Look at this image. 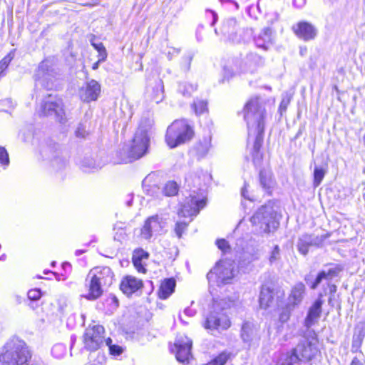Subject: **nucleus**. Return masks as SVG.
<instances>
[{
	"instance_id": "f257e3e1",
	"label": "nucleus",
	"mask_w": 365,
	"mask_h": 365,
	"mask_svg": "<svg viewBox=\"0 0 365 365\" xmlns=\"http://www.w3.org/2000/svg\"><path fill=\"white\" fill-rule=\"evenodd\" d=\"M318 343L316 332L312 329H307L303 339L292 350L291 354L282 365H299L302 361H312L320 353Z\"/></svg>"
},
{
	"instance_id": "f03ea898",
	"label": "nucleus",
	"mask_w": 365,
	"mask_h": 365,
	"mask_svg": "<svg viewBox=\"0 0 365 365\" xmlns=\"http://www.w3.org/2000/svg\"><path fill=\"white\" fill-rule=\"evenodd\" d=\"M32 354L26 344L17 337L10 339L0 354L2 365H31Z\"/></svg>"
},
{
	"instance_id": "7ed1b4c3",
	"label": "nucleus",
	"mask_w": 365,
	"mask_h": 365,
	"mask_svg": "<svg viewBox=\"0 0 365 365\" xmlns=\"http://www.w3.org/2000/svg\"><path fill=\"white\" fill-rule=\"evenodd\" d=\"M113 277L114 274L108 267L91 270L86 280L88 293L84 297L88 300L98 299L103 294V287L110 286L113 281Z\"/></svg>"
},
{
	"instance_id": "20e7f679",
	"label": "nucleus",
	"mask_w": 365,
	"mask_h": 365,
	"mask_svg": "<svg viewBox=\"0 0 365 365\" xmlns=\"http://www.w3.org/2000/svg\"><path fill=\"white\" fill-rule=\"evenodd\" d=\"M244 119L248 130L264 128L266 110L264 102L259 98L250 99L244 107Z\"/></svg>"
},
{
	"instance_id": "39448f33",
	"label": "nucleus",
	"mask_w": 365,
	"mask_h": 365,
	"mask_svg": "<svg viewBox=\"0 0 365 365\" xmlns=\"http://www.w3.org/2000/svg\"><path fill=\"white\" fill-rule=\"evenodd\" d=\"M235 302L230 301L227 303L225 299H222L219 302H215L212 307V310L207 317L204 324L205 329L210 330L227 329L230 327V322L224 310L230 308Z\"/></svg>"
},
{
	"instance_id": "423d86ee",
	"label": "nucleus",
	"mask_w": 365,
	"mask_h": 365,
	"mask_svg": "<svg viewBox=\"0 0 365 365\" xmlns=\"http://www.w3.org/2000/svg\"><path fill=\"white\" fill-rule=\"evenodd\" d=\"M192 127L185 120H175L167 129L165 140L170 148L185 143L193 136Z\"/></svg>"
},
{
	"instance_id": "0eeeda50",
	"label": "nucleus",
	"mask_w": 365,
	"mask_h": 365,
	"mask_svg": "<svg viewBox=\"0 0 365 365\" xmlns=\"http://www.w3.org/2000/svg\"><path fill=\"white\" fill-rule=\"evenodd\" d=\"M277 212L270 204L262 206L250 218L254 226L258 227L260 232L269 233L275 230L279 222L276 220Z\"/></svg>"
},
{
	"instance_id": "6e6552de",
	"label": "nucleus",
	"mask_w": 365,
	"mask_h": 365,
	"mask_svg": "<svg viewBox=\"0 0 365 365\" xmlns=\"http://www.w3.org/2000/svg\"><path fill=\"white\" fill-rule=\"evenodd\" d=\"M59 76V71L53 60L45 59L41 61L34 76L36 86H41L46 90L55 87V81Z\"/></svg>"
},
{
	"instance_id": "1a4fd4ad",
	"label": "nucleus",
	"mask_w": 365,
	"mask_h": 365,
	"mask_svg": "<svg viewBox=\"0 0 365 365\" xmlns=\"http://www.w3.org/2000/svg\"><path fill=\"white\" fill-rule=\"evenodd\" d=\"M38 113L41 116L53 117L61 123L66 120L63 100L57 95L48 94L45 96L41 103Z\"/></svg>"
},
{
	"instance_id": "9d476101",
	"label": "nucleus",
	"mask_w": 365,
	"mask_h": 365,
	"mask_svg": "<svg viewBox=\"0 0 365 365\" xmlns=\"http://www.w3.org/2000/svg\"><path fill=\"white\" fill-rule=\"evenodd\" d=\"M234 276V264L230 262L220 260L207 273V279L210 284L220 287L230 284Z\"/></svg>"
},
{
	"instance_id": "9b49d317",
	"label": "nucleus",
	"mask_w": 365,
	"mask_h": 365,
	"mask_svg": "<svg viewBox=\"0 0 365 365\" xmlns=\"http://www.w3.org/2000/svg\"><path fill=\"white\" fill-rule=\"evenodd\" d=\"M149 140L148 129L140 125L135 133L130 146L126 149L128 161L143 157L148 150Z\"/></svg>"
},
{
	"instance_id": "f8f14e48",
	"label": "nucleus",
	"mask_w": 365,
	"mask_h": 365,
	"mask_svg": "<svg viewBox=\"0 0 365 365\" xmlns=\"http://www.w3.org/2000/svg\"><path fill=\"white\" fill-rule=\"evenodd\" d=\"M104 327L101 325L88 326L83 335L84 349L93 352L105 346Z\"/></svg>"
},
{
	"instance_id": "ddd939ff",
	"label": "nucleus",
	"mask_w": 365,
	"mask_h": 365,
	"mask_svg": "<svg viewBox=\"0 0 365 365\" xmlns=\"http://www.w3.org/2000/svg\"><path fill=\"white\" fill-rule=\"evenodd\" d=\"M215 33L223 37L225 41L232 43H240L242 41V30L234 18L225 19L219 29H215Z\"/></svg>"
},
{
	"instance_id": "4468645a",
	"label": "nucleus",
	"mask_w": 365,
	"mask_h": 365,
	"mask_svg": "<svg viewBox=\"0 0 365 365\" xmlns=\"http://www.w3.org/2000/svg\"><path fill=\"white\" fill-rule=\"evenodd\" d=\"M192 193L186 197L185 202L181 205L178 214L180 217H188L196 216L200 210L205 205L204 197H199L195 195L196 190H193Z\"/></svg>"
},
{
	"instance_id": "2eb2a0df",
	"label": "nucleus",
	"mask_w": 365,
	"mask_h": 365,
	"mask_svg": "<svg viewBox=\"0 0 365 365\" xmlns=\"http://www.w3.org/2000/svg\"><path fill=\"white\" fill-rule=\"evenodd\" d=\"M330 234L326 233L318 235L316 234L304 233L299 237L297 242V248L299 252L303 255H307L309 252V247H321L324 242L329 237Z\"/></svg>"
},
{
	"instance_id": "dca6fc26",
	"label": "nucleus",
	"mask_w": 365,
	"mask_h": 365,
	"mask_svg": "<svg viewBox=\"0 0 365 365\" xmlns=\"http://www.w3.org/2000/svg\"><path fill=\"white\" fill-rule=\"evenodd\" d=\"M166 225L163 217L155 215L148 217L141 229L140 235L145 240H150L153 236L161 234Z\"/></svg>"
},
{
	"instance_id": "f3484780",
	"label": "nucleus",
	"mask_w": 365,
	"mask_h": 365,
	"mask_svg": "<svg viewBox=\"0 0 365 365\" xmlns=\"http://www.w3.org/2000/svg\"><path fill=\"white\" fill-rule=\"evenodd\" d=\"M192 344V340L186 336L177 337L172 351L175 353V357L178 361L181 363L188 362L191 357Z\"/></svg>"
},
{
	"instance_id": "a211bd4d",
	"label": "nucleus",
	"mask_w": 365,
	"mask_h": 365,
	"mask_svg": "<svg viewBox=\"0 0 365 365\" xmlns=\"http://www.w3.org/2000/svg\"><path fill=\"white\" fill-rule=\"evenodd\" d=\"M101 92V84L94 79L88 81L79 91V96L83 102L98 100Z\"/></svg>"
},
{
	"instance_id": "6ab92c4d",
	"label": "nucleus",
	"mask_w": 365,
	"mask_h": 365,
	"mask_svg": "<svg viewBox=\"0 0 365 365\" xmlns=\"http://www.w3.org/2000/svg\"><path fill=\"white\" fill-rule=\"evenodd\" d=\"M292 30L298 38L304 41L314 40L318 34V30L316 26L304 21H299L293 25Z\"/></svg>"
},
{
	"instance_id": "aec40b11",
	"label": "nucleus",
	"mask_w": 365,
	"mask_h": 365,
	"mask_svg": "<svg viewBox=\"0 0 365 365\" xmlns=\"http://www.w3.org/2000/svg\"><path fill=\"white\" fill-rule=\"evenodd\" d=\"M322 304L323 301L320 298H318L309 309L304 320V325L307 329H310L309 328L317 322L320 318Z\"/></svg>"
},
{
	"instance_id": "412c9836",
	"label": "nucleus",
	"mask_w": 365,
	"mask_h": 365,
	"mask_svg": "<svg viewBox=\"0 0 365 365\" xmlns=\"http://www.w3.org/2000/svg\"><path fill=\"white\" fill-rule=\"evenodd\" d=\"M143 287V282L133 276H125L123 278L120 284V290L126 295H130Z\"/></svg>"
},
{
	"instance_id": "4be33fe9",
	"label": "nucleus",
	"mask_w": 365,
	"mask_h": 365,
	"mask_svg": "<svg viewBox=\"0 0 365 365\" xmlns=\"http://www.w3.org/2000/svg\"><path fill=\"white\" fill-rule=\"evenodd\" d=\"M256 46L263 50H268L272 45V30L269 28H264L254 36Z\"/></svg>"
},
{
	"instance_id": "5701e85b",
	"label": "nucleus",
	"mask_w": 365,
	"mask_h": 365,
	"mask_svg": "<svg viewBox=\"0 0 365 365\" xmlns=\"http://www.w3.org/2000/svg\"><path fill=\"white\" fill-rule=\"evenodd\" d=\"M241 338L242 341L250 344L255 340L259 339L258 331L255 324L250 322L243 323L241 328Z\"/></svg>"
},
{
	"instance_id": "b1692460",
	"label": "nucleus",
	"mask_w": 365,
	"mask_h": 365,
	"mask_svg": "<svg viewBox=\"0 0 365 365\" xmlns=\"http://www.w3.org/2000/svg\"><path fill=\"white\" fill-rule=\"evenodd\" d=\"M244 69L247 71L254 72L264 64V58L255 53H249L243 60Z\"/></svg>"
},
{
	"instance_id": "393cba45",
	"label": "nucleus",
	"mask_w": 365,
	"mask_h": 365,
	"mask_svg": "<svg viewBox=\"0 0 365 365\" xmlns=\"http://www.w3.org/2000/svg\"><path fill=\"white\" fill-rule=\"evenodd\" d=\"M206 178H207V175L200 170L189 174L185 180L190 189L196 188L197 190H201Z\"/></svg>"
},
{
	"instance_id": "a878e982",
	"label": "nucleus",
	"mask_w": 365,
	"mask_h": 365,
	"mask_svg": "<svg viewBox=\"0 0 365 365\" xmlns=\"http://www.w3.org/2000/svg\"><path fill=\"white\" fill-rule=\"evenodd\" d=\"M274 299V292L273 289L267 285H262L259 297V306L262 309H266L272 303Z\"/></svg>"
},
{
	"instance_id": "bb28decb",
	"label": "nucleus",
	"mask_w": 365,
	"mask_h": 365,
	"mask_svg": "<svg viewBox=\"0 0 365 365\" xmlns=\"http://www.w3.org/2000/svg\"><path fill=\"white\" fill-rule=\"evenodd\" d=\"M175 288V280L173 278L165 279L160 287L158 296L162 299L168 298L174 292Z\"/></svg>"
},
{
	"instance_id": "cd10ccee",
	"label": "nucleus",
	"mask_w": 365,
	"mask_h": 365,
	"mask_svg": "<svg viewBox=\"0 0 365 365\" xmlns=\"http://www.w3.org/2000/svg\"><path fill=\"white\" fill-rule=\"evenodd\" d=\"M365 337V322H359L354 327L352 337L353 346L359 347Z\"/></svg>"
},
{
	"instance_id": "c85d7f7f",
	"label": "nucleus",
	"mask_w": 365,
	"mask_h": 365,
	"mask_svg": "<svg viewBox=\"0 0 365 365\" xmlns=\"http://www.w3.org/2000/svg\"><path fill=\"white\" fill-rule=\"evenodd\" d=\"M305 286L302 282L297 283L292 289V292L289 295V303L294 306L299 304L304 296Z\"/></svg>"
},
{
	"instance_id": "c756f323",
	"label": "nucleus",
	"mask_w": 365,
	"mask_h": 365,
	"mask_svg": "<svg viewBox=\"0 0 365 365\" xmlns=\"http://www.w3.org/2000/svg\"><path fill=\"white\" fill-rule=\"evenodd\" d=\"M178 185L175 181H168L165 185L162 190H160V189L156 186H154L152 188L153 192H163L164 195L168 197L175 195L178 192Z\"/></svg>"
},
{
	"instance_id": "7c9ffc66",
	"label": "nucleus",
	"mask_w": 365,
	"mask_h": 365,
	"mask_svg": "<svg viewBox=\"0 0 365 365\" xmlns=\"http://www.w3.org/2000/svg\"><path fill=\"white\" fill-rule=\"evenodd\" d=\"M259 182L261 186L268 192H269L274 184L270 171L267 170H261L259 171Z\"/></svg>"
},
{
	"instance_id": "2f4dec72",
	"label": "nucleus",
	"mask_w": 365,
	"mask_h": 365,
	"mask_svg": "<svg viewBox=\"0 0 365 365\" xmlns=\"http://www.w3.org/2000/svg\"><path fill=\"white\" fill-rule=\"evenodd\" d=\"M264 128L256 129L255 130H248L249 137L255 136L252 150L259 151L264 141Z\"/></svg>"
},
{
	"instance_id": "473e14b6",
	"label": "nucleus",
	"mask_w": 365,
	"mask_h": 365,
	"mask_svg": "<svg viewBox=\"0 0 365 365\" xmlns=\"http://www.w3.org/2000/svg\"><path fill=\"white\" fill-rule=\"evenodd\" d=\"M337 272H338L336 269H329L328 271L323 270L320 272L315 279L314 282L311 285V288L315 289L323 279H331L336 276Z\"/></svg>"
},
{
	"instance_id": "72a5a7b5",
	"label": "nucleus",
	"mask_w": 365,
	"mask_h": 365,
	"mask_svg": "<svg viewBox=\"0 0 365 365\" xmlns=\"http://www.w3.org/2000/svg\"><path fill=\"white\" fill-rule=\"evenodd\" d=\"M154 95L153 96V101L156 103H160L164 98L163 85V82L160 81L157 83L155 87L153 88Z\"/></svg>"
},
{
	"instance_id": "f704fd0d",
	"label": "nucleus",
	"mask_w": 365,
	"mask_h": 365,
	"mask_svg": "<svg viewBox=\"0 0 365 365\" xmlns=\"http://www.w3.org/2000/svg\"><path fill=\"white\" fill-rule=\"evenodd\" d=\"M193 56L194 53L191 51L183 56L180 62V68L183 71L187 72L190 70Z\"/></svg>"
},
{
	"instance_id": "c9c22d12",
	"label": "nucleus",
	"mask_w": 365,
	"mask_h": 365,
	"mask_svg": "<svg viewBox=\"0 0 365 365\" xmlns=\"http://www.w3.org/2000/svg\"><path fill=\"white\" fill-rule=\"evenodd\" d=\"M105 346L108 347L110 354L113 356H119L123 351L120 346L112 344V339L110 338L106 339Z\"/></svg>"
},
{
	"instance_id": "e433bc0d",
	"label": "nucleus",
	"mask_w": 365,
	"mask_h": 365,
	"mask_svg": "<svg viewBox=\"0 0 365 365\" xmlns=\"http://www.w3.org/2000/svg\"><path fill=\"white\" fill-rule=\"evenodd\" d=\"M325 173H326V171L322 168L316 167L314 168V181H313L314 187H317L321 184L322 181L325 175Z\"/></svg>"
},
{
	"instance_id": "4c0bfd02",
	"label": "nucleus",
	"mask_w": 365,
	"mask_h": 365,
	"mask_svg": "<svg viewBox=\"0 0 365 365\" xmlns=\"http://www.w3.org/2000/svg\"><path fill=\"white\" fill-rule=\"evenodd\" d=\"M66 353V346L63 344H55L51 349L52 355L57 358H62Z\"/></svg>"
},
{
	"instance_id": "58836bf2",
	"label": "nucleus",
	"mask_w": 365,
	"mask_h": 365,
	"mask_svg": "<svg viewBox=\"0 0 365 365\" xmlns=\"http://www.w3.org/2000/svg\"><path fill=\"white\" fill-rule=\"evenodd\" d=\"M230 358V353L222 352L206 365H225Z\"/></svg>"
},
{
	"instance_id": "ea45409f",
	"label": "nucleus",
	"mask_w": 365,
	"mask_h": 365,
	"mask_svg": "<svg viewBox=\"0 0 365 365\" xmlns=\"http://www.w3.org/2000/svg\"><path fill=\"white\" fill-rule=\"evenodd\" d=\"M196 90V86L190 83H180L178 87V91L184 96H189L190 94Z\"/></svg>"
},
{
	"instance_id": "a19ab883",
	"label": "nucleus",
	"mask_w": 365,
	"mask_h": 365,
	"mask_svg": "<svg viewBox=\"0 0 365 365\" xmlns=\"http://www.w3.org/2000/svg\"><path fill=\"white\" fill-rule=\"evenodd\" d=\"M14 57V50L10 51L1 61H0V76L8 67L9 64Z\"/></svg>"
},
{
	"instance_id": "79ce46f5",
	"label": "nucleus",
	"mask_w": 365,
	"mask_h": 365,
	"mask_svg": "<svg viewBox=\"0 0 365 365\" xmlns=\"http://www.w3.org/2000/svg\"><path fill=\"white\" fill-rule=\"evenodd\" d=\"M207 103L205 101L199 100L193 103V108L197 115H200L205 112L207 110Z\"/></svg>"
},
{
	"instance_id": "37998d69",
	"label": "nucleus",
	"mask_w": 365,
	"mask_h": 365,
	"mask_svg": "<svg viewBox=\"0 0 365 365\" xmlns=\"http://www.w3.org/2000/svg\"><path fill=\"white\" fill-rule=\"evenodd\" d=\"M188 222H178L175 224V232L176 235L180 238L183 232L187 229Z\"/></svg>"
},
{
	"instance_id": "c03bdc74",
	"label": "nucleus",
	"mask_w": 365,
	"mask_h": 365,
	"mask_svg": "<svg viewBox=\"0 0 365 365\" xmlns=\"http://www.w3.org/2000/svg\"><path fill=\"white\" fill-rule=\"evenodd\" d=\"M0 164L7 166L9 164V158L7 150L5 148L0 146Z\"/></svg>"
},
{
	"instance_id": "a18cd8bd",
	"label": "nucleus",
	"mask_w": 365,
	"mask_h": 365,
	"mask_svg": "<svg viewBox=\"0 0 365 365\" xmlns=\"http://www.w3.org/2000/svg\"><path fill=\"white\" fill-rule=\"evenodd\" d=\"M216 245L224 253L230 251V246L225 239H220L216 241Z\"/></svg>"
},
{
	"instance_id": "49530a36",
	"label": "nucleus",
	"mask_w": 365,
	"mask_h": 365,
	"mask_svg": "<svg viewBox=\"0 0 365 365\" xmlns=\"http://www.w3.org/2000/svg\"><path fill=\"white\" fill-rule=\"evenodd\" d=\"M41 297V292L39 289H31L28 292V298L32 301H37Z\"/></svg>"
},
{
	"instance_id": "de8ad7c7",
	"label": "nucleus",
	"mask_w": 365,
	"mask_h": 365,
	"mask_svg": "<svg viewBox=\"0 0 365 365\" xmlns=\"http://www.w3.org/2000/svg\"><path fill=\"white\" fill-rule=\"evenodd\" d=\"M280 258V250L278 245H275L269 257L270 263H273Z\"/></svg>"
},
{
	"instance_id": "09e8293b",
	"label": "nucleus",
	"mask_w": 365,
	"mask_h": 365,
	"mask_svg": "<svg viewBox=\"0 0 365 365\" xmlns=\"http://www.w3.org/2000/svg\"><path fill=\"white\" fill-rule=\"evenodd\" d=\"M252 160L256 166H259L262 160V153L261 151L252 150Z\"/></svg>"
},
{
	"instance_id": "8fccbe9b",
	"label": "nucleus",
	"mask_w": 365,
	"mask_h": 365,
	"mask_svg": "<svg viewBox=\"0 0 365 365\" xmlns=\"http://www.w3.org/2000/svg\"><path fill=\"white\" fill-rule=\"evenodd\" d=\"M135 258H139L142 261L143 259H148L149 254L143 249H137L134 251L133 255Z\"/></svg>"
},
{
	"instance_id": "3c124183",
	"label": "nucleus",
	"mask_w": 365,
	"mask_h": 365,
	"mask_svg": "<svg viewBox=\"0 0 365 365\" xmlns=\"http://www.w3.org/2000/svg\"><path fill=\"white\" fill-rule=\"evenodd\" d=\"M88 135V133L86 130V128L84 125L80 124L76 130V135L78 138H84Z\"/></svg>"
},
{
	"instance_id": "603ef678",
	"label": "nucleus",
	"mask_w": 365,
	"mask_h": 365,
	"mask_svg": "<svg viewBox=\"0 0 365 365\" xmlns=\"http://www.w3.org/2000/svg\"><path fill=\"white\" fill-rule=\"evenodd\" d=\"M133 262L135 268L138 269V272H145V269L142 264V261L139 259V258H135V257L133 256Z\"/></svg>"
},
{
	"instance_id": "864d4df0",
	"label": "nucleus",
	"mask_w": 365,
	"mask_h": 365,
	"mask_svg": "<svg viewBox=\"0 0 365 365\" xmlns=\"http://www.w3.org/2000/svg\"><path fill=\"white\" fill-rule=\"evenodd\" d=\"M100 48L101 50L98 51V60H99V61L103 62L106 61V59L107 58V52H106V48L104 46H100Z\"/></svg>"
},
{
	"instance_id": "5fc2aeb1",
	"label": "nucleus",
	"mask_w": 365,
	"mask_h": 365,
	"mask_svg": "<svg viewBox=\"0 0 365 365\" xmlns=\"http://www.w3.org/2000/svg\"><path fill=\"white\" fill-rule=\"evenodd\" d=\"M289 318V314L287 311L282 312L279 315V321L282 323L286 322Z\"/></svg>"
},
{
	"instance_id": "6e6d98bb",
	"label": "nucleus",
	"mask_w": 365,
	"mask_h": 365,
	"mask_svg": "<svg viewBox=\"0 0 365 365\" xmlns=\"http://www.w3.org/2000/svg\"><path fill=\"white\" fill-rule=\"evenodd\" d=\"M306 0H293V4L297 8H302L304 6Z\"/></svg>"
},
{
	"instance_id": "4d7b16f0",
	"label": "nucleus",
	"mask_w": 365,
	"mask_h": 365,
	"mask_svg": "<svg viewBox=\"0 0 365 365\" xmlns=\"http://www.w3.org/2000/svg\"><path fill=\"white\" fill-rule=\"evenodd\" d=\"M208 12L212 16V21L211 22V26H213L217 21V14L213 11H208Z\"/></svg>"
},
{
	"instance_id": "13d9d810",
	"label": "nucleus",
	"mask_w": 365,
	"mask_h": 365,
	"mask_svg": "<svg viewBox=\"0 0 365 365\" xmlns=\"http://www.w3.org/2000/svg\"><path fill=\"white\" fill-rule=\"evenodd\" d=\"M288 103H289L288 101H285L284 100H283L281 102V103L279 105V110L281 112L286 110Z\"/></svg>"
},
{
	"instance_id": "bf43d9fd",
	"label": "nucleus",
	"mask_w": 365,
	"mask_h": 365,
	"mask_svg": "<svg viewBox=\"0 0 365 365\" xmlns=\"http://www.w3.org/2000/svg\"><path fill=\"white\" fill-rule=\"evenodd\" d=\"M184 312H185V314L186 315L190 316V317H192V316H193L195 314V311L191 309H190V308L185 309Z\"/></svg>"
},
{
	"instance_id": "052dcab7",
	"label": "nucleus",
	"mask_w": 365,
	"mask_h": 365,
	"mask_svg": "<svg viewBox=\"0 0 365 365\" xmlns=\"http://www.w3.org/2000/svg\"><path fill=\"white\" fill-rule=\"evenodd\" d=\"M247 190L246 186L245 185L244 187H242V190H241L242 196L246 199L250 200V197L247 195Z\"/></svg>"
},
{
	"instance_id": "680f3d73",
	"label": "nucleus",
	"mask_w": 365,
	"mask_h": 365,
	"mask_svg": "<svg viewBox=\"0 0 365 365\" xmlns=\"http://www.w3.org/2000/svg\"><path fill=\"white\" fill-rule=\"evenodd\" d=\"M350 365H364L357 358H354Z\"/></svg>"
},
{
	"instance_id": "e2e57ef3",
	"label": "nucleus",
	"mask_w": 365,
	"mask_h": 365,
	"mask_svg": "<svg viewBox=\"0 0 365 365\" xmlns=\"http://www.w3.org/2000/svg\"><path fill=\"white\" fill-rule=\"evenodd\" d=\"M91 44L98 51L101 50L100 48V46H104L102 43H92Z\"/></svg>"
},
{
	"instance_id": "0e129e2a",
	"label": "nucleus",
	"mask_w": 365,
	"mask_h": 365,
	"mask_svg": "<svg viewBox=\"0 0 365 365\" xmlns=\"http://www.w3.org/2000/svg\"><path fill=\"white\" fill-rule=\"evenodd\" d=\"M76 341V336H71V349H73L74 343Z\"/></svg>"
},
{
	"instance_id": "69168bd1",
	"label": "nucleus",
	"mask_w": 365,
	"mask_h": 365,
	"mask_svg": "<svg viewBox=\"0 0 365 365\" xmlns=\"http://www.w3.org/2000/svg\"><path fill=\"white\" fill-rule=\"evenodd\" d=\"M101 63V61H99V60L98 59V61H97L96 63H94L93 64L92 68H93V70H96V69H98V66H99V64H100Z\"/></svg>"
},
{
	"instance_id": "338daca9",
	"label": "nucleus",
	"mask_w": 365,
	"mask_h": 365,
	"mask_svg": "<svg viewBox=\"0 0 365 365\" xmlns=\"http://www.w3.org/2000/svg\"><path fill=\"white\" fill-rule=\"evenodd\" d=\"M86 251L83 250H77L75 252L76 256H80L81 255L83 254Z\"/></svg>"
},
{
	"instance_id": "774afa93",
	"label": "nucleus",
	"mask_w": 365,
	"mask_h": 365,
	"mask_svg": "<svg viewBox=\"0 0 365 365\" xmlns=\"http://www.w3.org/2000/svg\"><path fill=\"white\" fill-rule=\"evenodd\" d=\"M132 202H133V199L132 197L127 202V205L128 207L131 206L132 205Z\"/></svg>"
}]
</instances>
